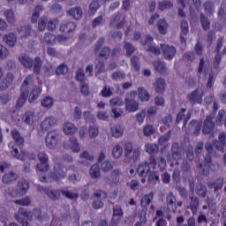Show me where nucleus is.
<instances>
[{
	"label": "nucleus",
	"mask_w": 226,
	"mask_h": 226,
	"mask_svg": "<svg viewBox=\"0 0 226 226\" xmlns=\"http://www.w3.org/2000/svg\"><path fill=\"white\" fill-rule=\"evenodd\" d=\"M111 52H112V49H110V47L104 46L99 52V57L101 59H105V61H107V59L110 57Z\"/></svg>",
	"instance_id": "48"
},
{
	"label": "nucleus",
	"mask_w": 226,
	"mask_h": 226,
	"mask_svg": "<svg viewBox=\"0 0 226 226\" xmlns=\"http://www.w3.org/2000/svg\"><path fill=\"white\" fill-rule=\"evenodd\" d=\"M15 80V76L11 72H8L4 79L0 83V91H6L7 87H10L11 84H13Z\"/></svg>",
	"instance_id": "19"
},
{
	"label": "nucleus",
	"mask_w": 226,
	"mask_h": 226,
	"mask_svg": "<svg viewBox=\"0 0 226 226\" xmlns=\"http://www.w3.org/2000/svg\"><path fill=\"white\" fill-rule=\"evenodd\" d=\"M27 190H29V183L23 179L18 182L17 189L10 187L7 192L11 197H22L27 193Z\"/></svg>",
	"instance_id": "5"
},
{
	"label": "nucleus",
	"mask_w": 226,
	"mask_h": 226,
	"mask_svg": "<svg viewBox=\"0 0 226 226\" xmlns=\"http://www.w3.org/2000/svg\"><path fill=\"white\" fill-rule=\"evenodd\" d=\"M57 124V120L54 117H46L41 123V128L42 132H49L52 126H56Z\"/></svg>",
	"instance_id": "17"
},
{
	"label": "nucleus",
	"mask_w": 226,
	"mask_h": 226,
	"mask_svg": "<svg viewBox=\"0 0 226 226\" xmlns=\"http://www.w3.org/2000/svg\"><path fill=\"white\" fill-rule=\"evenodd\" d=\"M14 144L15 143L13 142L9 143V147L12 148L11 151L12 156L22 162H26V160H36V154H34V153H28L24 150H21V152L19 153V148L15 147Z\"/></svg>",
	"instance_id": "6"
},
{
	"label": "nucleus",
	"mask_w": 226,
	"mask_h": 226,
	"mask_svg": "<svg viewBox=\"0 0 226 226\" xmlns=\"http://www.w3.org/2000/svg\"><path fill=\"white\" fill-rule=\"evenodd\" d=\"M33 217L35 218V220H37L38 222H42L43 220H45V218H47V215L43 214V212H41V209L34 208L32 212V220Z\"/></svg>",
	"instance_id": "45"
},
{
	"label": "nucleus",
	"mask_w": 226,
	"mask_h": 226,
	"mask_svg": "<svg viewBox=\"0 0 226 226\" xmlns=\"http://www.w3.org/2000/svg\"><path fill=\"white\" fill-rule=\"evenodd\" d=\"M207 187L209 190H213L214 188L215 193L220 192L223 188V177H218L215 182H208Z\"/></svg>",
	"instance_id": "21"
},
{
	"label": "nucleus",
	"mask_w": 226,
	"mask_h": 226,
	"mask_svg": "<svg viewBox=\"0 0 226 226\" xmlns=\"http://www.w3.org/2000/svg\"><path fill=\"white\" fill-rule=\"evenodd\" d=\"M63 146L64 149H72L73 153H79L80 151V146L75 137H72L70 139L64 141Z\"/></svg>",
	"instance_id": "16"
},
{
	"label": "nucleus",
	"mask_w": 226,
	"mask_h": 226,
	"mask_svg": "<svg viewBox=\"0 0 226 226\" xmlns=\"http://www.w3.org/2000/svg\"><path fill=\"white\" fill-rule=\"evenodd\" d=\"M98 10H100V3H98V1H92L88 8L89 15H95Z\"/></svg>",
	"instance_id": "55"
},
{
	"label": "nucleus",
	"mask_w": 226,
	"mask_h": 226,
	"mask_svg": "<svg viewBox=\"0 0 226 226\" xmlns=\"http://www.w3.org/2000/svg\"><path fill=\"white\" fill-rule=\"evenodd\" d=\"M176 196L174 193L170 192L169 195L166 197V202L168 207H170L173 213H176L177 211V207L176 206Z\"/></svg>",
	"instance_id": "26"
},
{
	"label": "nucleus",
	"mask_w": 226,
	"mask_h": 226,
	"mask_svg": "<svg viewBox=\"0 0 226 226\" xmlns=\"http://www.w3.org/2000/svg\"><path fill=\"white\" fill-rule=\"evenodd\" d=\"M157 28L160 34H167V29H169V23L165 19H159L157 21Z\"/></svg>",
	"instance_id": "36"
},
{
	"label": "nucleus",
	"mask_w": 226,
	"mask_h": 226,
	"mask_svg": "<svg viewBox=\"0 0 226 226\" xmlns=\"http://www.w3.org/2000/svg\"><path fill=\"white\" fill-rule=\"evenodd\" d=\"M67 13L71 15V17L74 18L75 20H80L82 19V8L80 7H75V8H71Z\"/></svg>",
	"instance_id": "33"
},
{
	"label": "nucleus",
	"mask_w": 226,
	"mask_h": 226,
	"mask_svg": "<svg viewBox=\"0 0 226 226\" xmlns=\"http://www.w3.org/2000/svg\"><path fill=\"white\" fill-rule=\"evenodd\" d=\"M148 178H147V183L149 185H153L154 186L158 185L160 183V174H158L157 171L150 170L147 173Z\"/></svg>",
	"instance_id": "24"
},
{
	"label": "nucleus",
	"mask_w": 226,
	"mask_h": 226,
	"mask_svg": "<svg viewBox=\"0 0 226 226\" xmlns=\"http://www.w3.org/2000/svg\"><path fill=\"white\" fill-rule=\"evenodd\" d=\"M124 49L126 52V56L129 57L135 53V47L131 42H124Z\"/></svg>",
	"instance_id": "62"
},
{
	"label": "nucleus",
	"mask_w": 226,
	"mask_h": 226,
	"mask_svg": "<svg viewBox=\"0 0 226 226\" xmlns=\"http://www.w3.org/2000/svg\"><path fill=\"white\" fill-rule=\"evenodd\" d=\"M11 135L12 137V139H14L16 144H18V146H24V137H22V135L20 134V132L17 130H13L11 132Z\"/></svg>",
	"instance_id": "40"
},
{
	"label": "nucleus",
	"mask_w": 226,
	"mask_h": 226,
	"mask_svg": "<svg viewBox=\"0 0 226 226\" xmlns=\"http://www.w3.org/2000/svg\"><path fill=\"white\" fill-rule=\"evenodd\" d=\"M215 128H216V124L213 121V116H207L203 122L202 134L215 137Z\"/></svg>",
	"instance_id": "10"
},
{
	"label": "nucleus",
	"mask_w": 226,
	"mask_h": 226,
	"mask_svg": "<svg viewBox=\"0 0 226 226\" xmlns=\"http://www.w3.org/2000/svg\"><path fill=\"white\" fill-rule=\"evenodd\" d=\"M154 67L155 72H158V73L161 75H163V73H166L167 72V66L165 65V63L160 60L154 62Z\"/></svg>",
	"instance_id": "41"
},
{
	"label": "nucleus",
	"mask_w": 226,
	"mask_h": 226,
	"mask_svg": "<svg viewBox=\"0 0 226 226\" xmlns=\"http://www.w3.org/2000/svg\"><path fill=\"white\" fill-rule=\"evenodd\" d=\"M31 25H25L20 26L18 33L21 38H29V36H31Z\"/></svg>",
	"instance_id": "34"
},
{
	"label": "nucleus",
	"mask_w": 226,
	"mask_h": 226,
	"mask_svg": "<svg viewBox=\"0 0 226 226\" xmlns=\"http://www.w3.org/2000/svg\"><path fill=\"white\" fill-rule=\"evenodd\" d=\"M192 0H177V4H181L182 8L178 9V16L182 19H186V13H185V8H186V4H190Z\"/></svg>",
	"instance_id": "43"
},
{
	"label": "nucleus",
	"mask_w": 226,
	"mask_h": 226,
	"mask_svg": "<svg viewBox=\"0 0 226 226\" xmlns=\"http://www.w3.org/2000/svg\"><path fill=\"white\" fill-rule=\"evenodd\" d=\"M161 50L164 59L167 61H172L177 54L176 48L167 44H161Z\"/></svg>",
	"instance_id": "14"
},
{
	"label": "nucleus",
	"mask_w": 226,
	"mask_h": 226,
	"mask_svg": "<svg viewBox=\"0 0 226 226\" xmlns=\"http://www.w3.org/2000/svg\"><path fill=\"white\" fill-rule=\"evenodd\" d=\"M131 66L134 72H140V58L137 56H132Z\"/></svg>",
	"instance_id": "50"
},
{
	"label": "nucleus",
	"mask_w": 226,
	"mask_h": 226,
	"mask_svg": "<svg viewBox=\"0 0 226 226\" xmlns=\"http://www.w3.org/2000/svg\"><path fill=\"white\" fill-rule=\"evenodd\" d=\"M41 105L45 109H51V107L54 105V99L50 96H46L42 101H41Z\"/></svg>",
	"instance_id": "63"
},
{
	"label": "nucleus",
	"mask_w": 226,
	"mask_h": 226,
	"mask_svg": "<svg viewBox=\"0 0 226 226\" xmlns=\"http://www.w3.org/2000/svg\"><path fill=\"white\" fill-rule=\"evenodd\" d=\"M111 79L112 80H116L117 82L119 80H124V79H126V74H124L121 71H117L111 74Z\"/></svg>",
	"instance_id": "59"
},
{
	"label": "nucleus",
	"mask_w": 226,
	"mask_h": 226,
	"mask_svg": "<svg viewBox=\"0 0 226 226\" xmlns=\"http://www.w3.org/2000/svg\"><path fill=\"white\" fill-rule=\"evenodd\" d=\"M174 6V4H172V1L170 0H163L162 2H159L158 8L160 11H165V10H169Z\"/></svg>",
	"instance_id": "53"
},
{
	"label": "nucleus",
	"mask_w": 226,
	"mask_h": 226,
	"mask_svg": "<svg viewBox=\"0 0 226 226\" xmlns=\"http://www.w3.org/2000/svg\"><path fill=\"white\" fill-rule=\"evenodd\" d=\"M189 128L193 129V135L199 137L200 135V132L202 131V122H199L197 120H192L189 124Z\"/></svg>",
	"instance_id": "23"
},
{
	"label": "nucleus",
	"mask_w": 226,
	"mask_h": 226,
	"mask_svg": "<svg viewBox=\"0 0 226 226\" xmlns=\"http://www.w3.org/2000/svg\"><path fill=\"white\" fill-rule=\"evenodd\" d=\"M188 33H190V27L188 26V21L184 19L181 22L180 38H181L182 43L186 42V39L185 38V36H186V34H188Z\"/></svg>",
	"instance_id": "27"
},
{
	"label": "nucleus",
	"mask_w": 226,
	"mask_h": 226,
	"mask_svg": "<svg viewBox=\"0 0 226 226\" xmlns=\"http://www.w3.org/2000/svg\"><path fill=\"white\" fill-rule=\"evenodd\" d=\"M203 6L207 15H213L215 13V5L213 4V2L207 1L204 3Z\"/></svg>",
	"instance_id": "56"
},
{
	"label": "nucleus",
	"mask_w": 226,
	"mask_h": 226,
	"mask_svg": "<svg viewBox=\"0 0 226 226\" xmlns=\"http://www.w3.org/2000/svg\"><path fill=\"white\" fill-rule=\"evenodd\" d=\"M41 58H40V56H36L34 61V73H35V75H40L41 72Z\"/></svg>",
	"instance_id": "51"
},
{
	"label": "nucleus",
	"mask_w": 226,
	"mask_h": 226,
	"mask_svg": "<svg viewBox=\"0 0 226 226\" xmlns=\"http://www.w3.org/2000/svg\"><path fill=\"white\" fill-rule=\"evenodd\" d=\"M14 218L22 226H29V222L27 220L31 222V220H33V215L31 211H28L24 207H20L18 214L14 215Z\"/></svg>",
	"instance_id": "8"
},
{
	"label": "nucleus",
	"mask_w": 226,
	"mask_h": 226,
	"mask_svg": "<svg viewBox=\"0 0 226 226\" xmlns=\"http://www.w3.org/2000/svg\"><path fill=\"white\" fill-rule=\"evenodd\" d=\"M123 216H124V212H123V207L119 205H116L113 207V216L109 222V226H117L119 225L121 220H123Z\"/></svg>",
	"instance_id": "11"
},
{
	"label": "nucleus",
	"mask_w": 226,
	"mask_h": 226,
	"mask_svg": "<svg viewBox=\"0 0 226 226\" xmlns=\"http://www.w3.org/2000/svg\"><path fill=\"white\" fill-rule=\"evenodd\" d=\"M218 140L215 141V147L217 151H223L226 146V134L225 132L219 133Z\"/></svg>",
	"instance_id": "22"
},
{
	"label": "nucleus",
	"mask_w": 226,
	"mask_h": 226,
	"mask_svg": "<svg viewBox=\"0 0 226 226\" xmlns=\"http://www.w3.org/2000/svg\"><path fill=\"white\" fill-rule=\"evenodd\" d=\"M44 41L47 45H54V43H56V35L50 33H46L44 35Z\"/></svg>",
	"instance_id": "64"
},
{
	"label": "nucleus",
	"mask_w": 226,
	"mask_h": 226,
	"mask_svg": "<svg viewBox=\"0 0 226 226\" xmlns=\"http://www.w3.org/2000/svg\"><path fill=\"white\" fill-rule=\"evenodd\" d=\"M90 176L92 179H98L100 176H102V173L100 172V165L94 164L90 168Z\"/></svg>",
	"instance_id": "47"
},
{
	"label": "nucleus",
	"mask_w": 226,
	"mask_h": 226,
	"mask_svg": "<svg viewBox=\"0 0 226 226\" xmlns=\"http://www.w3.org/2000/svg\"><path fill=\"white\" fill-rule=\"evenodd\" d=\"M52 181H59V179H64L66 177V172L63 168V165L56 164L54 168V172L50 173Z\"/></svg>",
	"instance_id": "15"
},
{
	"label": "nucleus",
	"mask_w": 226,
	"mask_h": 226,
	"mask_svg": "<svg viewBox=\"0 0 226 226\" xmlns=\"http://www.w3.org/2000/svg\"><path fill=\"white\" fill-rule=\"evenodd\" d=\"M41 94V87L35 86L32 91L30 92V95L28 98L29 103H33L38 100V97Z\"/></svg>",
	"instance_id": "25"
},
{
	"label": "nucleus",
	"mask_w": 226,
	"mask_h": 226,
	"mask_svg": "<svg viewBox=\"0 0 226 226\" xmlns=\"http://www.w3.org/2000/svg\"><path fill=\"white\" fill-rule=\"evenodd\" d=\"M153 199H154V193L153 192H150L143 196V198L140 200L141 207H147V206H149V204L153 202Z\"/></svg>",
	"instance_id": "39"
},
{
	"label": "nucleus",
	"mask_w": 226,
	"mask_h": 226,
	"mask_svg": "<svg viewBox=\"0 0 226 226\" xmlns=\"http://www.w3.org/2000/svg\"><path fill=\"white\" fill-rule=\"evenodd\" d=\"M137 98V90H132L126 94L125 97V109L128 112H137L139 110V102L135 101Z\"/></svg>",
	"instance_id": "7"
},
{
	"label": "nucleus",
	"mask_w": 226,
	"mask_h": 226,
	"mask_svg": "<svg viewBox=\"0 0 226 226\" xmlns=\"http://www.w3.org/2000/svg\"><path fill=\"white\" fill-rule=\"evenodd\" d=\"M211 155L207 154L204 157L203 163L198 164V170H201L203 176H209L211 170H216V165L213 164Z\"/></svg>",
	"instance_id": "9"
},
{
	"label": "nucleus",
	"mask_w": 226,
	"mask_h": 226,
	"mask_svg": "<svg viewBox=\"0 0 226 226\" xmlns=\"http://www.w3.org/2000/svg\"><path fill=\"white\" fill-rule=\"evenodd\" d=\"M38 160L40 163H37V169L40 172H47L49 169V155L45 152L38 154Z\"/></svg>",
	"instance_id": "13"
},
{
	"label": "nucleus",
	"mask_w": 226,
	"mask_h": 226,
	"mask_svg": "<svg viewBox=\"0 0 226 226\" xmlns=\"http://www.w3.org/2000/svg\"><path fill=\"white\" fill-rule=\"evenodd\" d=\"M33 83V75H28L23 81L20 88V96L17 101V109H22L29 97V84Z\"/></svg>",
	"instance_id": "3"
},
{
	"label": "nucleus",
	"mask_w": 226,
	"mask_h": 226,
	"mask_svg": "<svg viewBox=\"0 0 226 226\" xmlns=\"http://www.w3.org/2000/svg\"><path fill=\"white\" fill-rule=\"evenodd\" d=\"M43 10V7L41 5H36L34 9V13L31 18L32 24H36L38 22V19H40V11Z\"/></svg>",
	"instance_id": "52"
},
{
	"label": "nucleus",
	"mask_w": 226,
	"mask_h": 226,
	"mask_svg": "<svg viewBox=\"0 0 226 226\" xmlns=\"http://www.w3.org/2000/svg\"><path fill=\"white\" fill-rule=\"evenodd\" d=\"M199 206H200V201L199 198L197 197H191V202L189 205V207L192 213V215H195L199 211Z\"/></svg>",
	"instance_id": "44"
},
{
	"label": "nucleus",
	"mask_w": 226,
	"mask_h": 226,
	"mask_svg": "<svg viewBox=\"0 0 226 226\" xmlns=\"http://www.w3.org/2000/svg\"><path fill=\"white\" fill-rule=\"evenodd\" d=\"M76 80L81 82V84L86 82V73H84V69L79 68L76 72Z\"/></svg>",
	"instance_id": "61"
},
{
	"label": "nucleus",
	"mask_w": 226,
	"mask_h": 226,
	"mask_svg": "<svg viewBox=\"0 0 226 226\" xmlns=\"http://www.w3.org/2000/svg\"><path fill=\"white\" fill-rule=\"evenodd\" d=\"M22 121H24L25 124L33 125V124L34 123V112L26 111L22 116Z\"/></svg>",
	"instance_id": "35"
},
{
	"label": "nucleus",
	"mask_w": 226,
	"mask_h": 226,
	"mask_svg": "<svg viewBox=\"0 0 226 226\" xmlns=\"http://www.w3.org/2000/svg\"><path fill=\"white\" fill-rule=\"evenodd\" d=\"M46 146L49 147V149H54L57 146V142L59 140V134L57 133V131H50L46 135Z\"/></svg>",
	"instance_id": "12"
},
{
	"label": "nucleus",
	"mask_w": 226,
	"mask_h": 226,
	"mask_svg": "<svg viewBox=\"0 0 226 226\" xmlns=\"http://www.w3.org/2000/svg\"><path fill=\"white\" fill-rule=\"evenodd\" d=\"M140 147H133V142L126 141L124 145V156L125 163L137 162L140 158Z\"/></svg>",
	"instance_id": "2"
},
{
	"label": "nucleus",
	"mask_w": 226,
	"mask_h": 226,
	"mask_svg": "<svg viewBox=\"0 0 226 226\" xmlns=\"http://www.w3.org/2000/svg\"><path fill=\"white\" fill-rule=\"evenodd\" d=\"M171 153L173 160L181 159V152H179V143H173L171 146Z\"/></svg>",
	"instance_id": "46"
},
{
	"label": "nucleus",
	"mask_w": 226,
	"mask_h": 226,
	"mask_svg": "<svg viewBox=\"0 0 226 226\" xmlns=\"http://www.w3.org/2000/svg\"><path fill=\"white\" fill-rule=\"evenodd\" d=\"M63 130L65 135H73V133L77 132V127L75 126V124L70 122H66L64 124Z\"/></svg>",
	"instance_id": "37"
},
{
	"label": "nucleus",
	"mask_w": 226,
	"mask_h": 226,
	"mask_svg": "<svg viewBox=\"0 0 226 226\" xmlns=\"http://www.w3.org/2000/svg\"><path fill=\"white\" fill-rule=\"evenodd\" d=\"M154 86L158 94H163V93L165 92V79L162 78L157 79Z\"/></svg>",
	"instance_id": "29"
},
{
	"label": "nucleus",
	"mask_w": 226,
	"mask_h": 226,
	"mask_svg": "<svg viewBox=\"0 0 226 226\" xmlns=\"http://www.w3.org/2000/svg\"><path fill=\"white\" fill-rule=\"evenodd\" d=\"M112 155L117 159L121 158L123 156V147L119 144L115 145L112 149Z\"/></svg>",
	"instance_id": "57"
},
{
	"label": "nucleus",
	"mask_w": 226,
	"mask_h": 226,
	"mask_svg": "<svg viewBox=\"0 0 226 226\" xmlns=\"http://www.w3.org/2000/svg\"><path fill=\"white\" fill-rule=\"evenodd\" d=\"M19 61L25 68H28L29 70H31V68H33V64H34V61L26 54L19 56Z\"/></svg>",
	"instance_id": "28"
},
{
	"label": "nucleus",
	"mask_w": 226,
	"mask_h": 226,
	"mask_svg": "<svg viewBox=\"0 0 226 226\" xmlns=\"http://www.w3.org/2000/svg\"><path fill=\"white\" fill-rule=\"evenodd\" d=\"M3 40L9 47H15V43H17V35H15L13 33H10L5 34Z\"/></svg>",
	"instance_id": "31"
},
{
	"label": "nucleus",
	"mask_w": 226,
	"mask_h": 226,
	"mask_svg": "<svg viewBox=\"0 0 226 226\" xmlns=\"http://www.w3.org/2000/svg\"><path fill=\"white\" fill-rule=\"evenodd\" d=\"M196 193L201 199H206V195H207V188L204 185H200L197 186Z\"/></svg>",
	"instance_id": "58"
},
{
	"label": "nucleus",
	"mask_w": 226,
	"mask_h": 226,
	"mask_svg": "<svg viewBox=\"0 0 226 226\" xmlns=\"http://www.w3.org/2000/svg\"><path fill=\"white\" fill-rule=\"evenodd\" d=\"M75 29H77V25L73 21H69L60 26V31L64 33V34L73 33Z\"/></svg>",
	"instance_id": "20"
},
{
	"label": "nucleus",
	"mask_w": 226,
	"mask_h": 226,
	"mask_svg": "<svg viewBox=\"0 0 226 226\" xmlns=\"http://www.w3.org/2000/svg\"><path fill=\"white\" fill-rule=\"evenodd\" d=\"M120 179H121V170H119L118 169L113 170L109 178L110 185H117Z\"/></svg>",
	"instance_id": "30"
},
{
	"label": "nucleus",
	"mask_w": 226,
	"mask_h": 226,
	"mask_svg": "<svg viewBox=\"0 0 226 226\" xmlns=\"http://www.w3.org/2000/svg\"><path fill=\"white\" fill-rule=\"evenodd\" d=\"M4 17L7 22H9L11 25L15 24V12H13L11 10L5 11Z\"/></svg>",
	"instance_id": "60"
},
{
	"label": "nucleus",
	"mask_w": 226,
	"mask_h": 226,
	"mask_svg": "<svg viewBox=\"0 0 226 226\" xmlns=\"http://www.w3.org/2000/svg\"><path fill=\"white\" fill-rule=\"evenodd\" d=\"M200 19L203 31H207V29L211 27V22L209 21V19H207V17H206V15L202 12L200 13Z\"/></svg>",
	"instance_id": "49"
},
{
	"label": "nucleus",
	"mask_w": 226,
	"mask_h": 226,
	"mask_svg": "<svg viewBox=\"0 0 226 226\" xmlns=\"http://www.w3.org/2000/svg\"><path fill=\"white\" fill-rule=\"evenodd\" d=\"M38 192H43L51 200H59V199H61V193L64 195V197L69 199L70 200H77V199H79V193L72 192L68 190L52 191L50 187H39Z\"/></svg>",
	"instance_id": "1"
},
{
	"label": "nucleus",
	"mask_w": 226,
	"mask_h": 226,
	"mask_svg": "<svg viewBox=\"0 0 226 226\" xmlns=\"http://www.w3.org/2000/svg\"><path fill=\"white\" fill-rule=\"evenodd\" d=\"M137 94L141 102H149V100H151V95L149 94V92H147V90H146L142 87L138 88Z\"/></svg>",
	"instance_id": "32"
},
{
	"label": "nucleus",
	"mask_w": 226,
	"mask_h": 226,
	"mask_svg": "<svg viewBox=\"0 0 226 226\" xmlns=\"http://www.w3.org/2000/svg\"><path fill=\"white\" fill-rule=\"evenodd\" d=\"M202 98H204V94L200 93L199 91V89H196L194 91H192L190 94H189V99L190 102L192 103L195 104H202Z\"/></svg>",
	"instance_id": "18"
},
{
	"label": "nucleus",
	"mask_w": 226,
	"mask_h": 226,
	"mask_svg": "<svg viewBox=\"0 0 226 226\" xmlns=\"http://www.w3.org/2000/svg\"><path fill=\"white\" fill-rule=\"evenodd\" d=\"M157 164L158 162H156V158H154V155H150L149 162H145L139 163L137 172L140 177H147V174L150 172L151 168L156 169Z\"/></svg>",
	"instance_id": "4"
},
{
	"label": "nucleus",
	"mask_w": 226,
	"mask_h": 226,
	"mask_svg": "<svg viewBox=\"0 0 226 226\" xmlns=\"http://www.w3.org/2000/svg\"><path fill=\"white\" fill-rule=\"evenodd\" d=\"M145 147L147 149V153H148V154H150L151 156L153 154H156V153H158V151H160V148L158 147V145H156V144L147 143L145 145Z\"/></svg>",
	"instance_id": "54"
},
{
	"label": "nucleus",
	"mask_w": 226,
	"mask_h": 226,
	"mask_svg": "<svg viewBox=\"0 0 226 226\" xmlns=\"http://www.w3.org/2000/svg\"><path fill=\"white\" fill-rule=\"evenodd\" d=\"M18 176L13 171H10L9 173H5L2 178V181L4 185H10L12 181L17 179Z\"/></svg>",
	"instance_id": "42"
},
{
	"label": "nucleus",
	"mask_w": 226,
	"mask_h": 226,
	"mask_svg": "<svg viewBox=\"0 0 226 226\" xmlns=\"http://www.w3.org/2000/svg\"><path fill=\"white\" fill-rule=\"evenodd\" d=\"M111 133L115 139H119V137H123V133H124V129L120 124H116L111 127Z\"/></svg>",
	"instance_id": "38"
}]
</instances>
